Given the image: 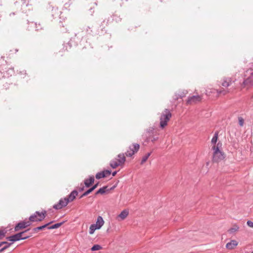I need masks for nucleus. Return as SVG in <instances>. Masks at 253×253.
<instances>
[{
  "label": "nucleus",
  "instance_id": "f257e3e1",
  "mask_svg": "<svg viewBox=\"0 0 253 253\" xmlns=\"http://www.w3.org/2000/svg\"><path fill=\"white\" fill-rule=\"evenodd\" d=\"M221 146V143L219 142L217 145H213L212 149L213 150L212 161L213 163H218L224 159V154L219 150V147Z\"/></svg>",
  "mask_w": 253,
  "mask_h": 253
},
{
  "label": "nucleus",
  "instance_id": "f03ea898",
  "mask_svg": "<svg viewBox=\"0 0 253 253\" xmlns=\"http://www.w3.org/2000/svg\"><path fill=\"white\" fill-rule=\"evenodd\" d=\"M29 230L30 229H28L25 230L24 231L15 234L13 235L7 237L6 239L8 241H10L11 243H12V244L16 241H18L21 240L27 239L31 236V235H25V233Z\"/></svg>",
  "mask_w": 253,
  "mask_h": 253
},
{
  "label": "nucleus",
  "instance_id": "7ed1b4c3",
  "mask_svg": "<svg viewBox=\"0 0 253 253\" xmlns=\"http://www.w3.org/2000/svg\"><path fill=\"white\" fill-rule=\"evenodd\" d=\"M47 215V211L43 210L41 212L36 211L33 214L31 215L29 218L30 223L34 222H40L42 221Z\"/></svg>",
  "mask_w": 253,
  "mask_h": 253
},
{
  "label": "nucleus",
  "instance_id": "20e7f679",
  "mask_svg": "<svg viewBox=\"0 0 253 253\" xmlns=\"http://www.w3.org/2000/svg\"><path fill=\"white\" fill-rule=\"evenodd\" d=\"M229 91L225 89H222L219 90L214 89L206 90V94L212 99L216 98L220 95H225Z\"/></svg>",
  "mask_w": 253,
  "mask_h": 253
},
{
  "label": "nucleus",
  "instance_id": "39448f33",
  "mask_svg": "<svg viewBox=\"0 0 253 253\" xmlns=\"http://www.w3.org/2000/svg\"><path fill=\"white\" fill-rule=\"evenodd\" d=\"M171 118L170 112L162 113L160 117V127L163 129L168 125V122Z\"/></svg>",
  "mask_w": 253,
  "mask_h": 253
},
{
  "label": "nucleus",
  "instance_id": "423d86ee",
  "mask_svg": "<svg viewBox=\"0 0 253 253\" xmlns=\"http://www.w3.org/2000/svg\"><path fill=\"white\" fill-rule=\"evenodd\" d=\"M140 145L139 144L132 143L129 146L128 150L125 153V155L127 157H131L138 151Z\"/></svg>",
  "mask_w": 253,
  "mask_h": 253
},
{
  "label": "nucleus",
  "instance_id": "0eeeda50",
  "mask_svg": "<svg viewBox=\"0 0 253 253\" xmlns=\"http://www.w3.org/2000/svg\"><path fill=\"white\" fill-rule=\"evenodd\" d=\"M188 93L186 89H179L175 92L172 96V101L174 102L176 101L180 102L183 97H185Z\"/></svg>",
  "mask_w": 253,
  "mask_h": 253
},
{
  "label": "nucleus",
  "instance_id": "6e6552de",
  "mask_svg": "<svg viewBox=\"0 0 253 253\" xmlns=\"http://www.w3.org/2000/svg\"><path fill=\"white\" fill-rule=\"evenodd\" d=\"M202 100V95H193L188 97L186 100V104L187 105H194L201 102Z\"/></svg>",
  "mask_w": 253,
  "mask_h": 253
},
{
  "label": "nucleus",
  "instance_id": "1a4fd4ad",
  "mask_svg": "<svg viewBox=\"0 0 253 253\" xmlns=\"http://www.w3.org/2000/svg\"><path fill=\"white\" fill-rule=\"evenodd\" d=\"M31 224L32 223H30V221H29V219L28 220L27 219H25L15 225L14 227V231L15 232H18L30 226Z\"/></svg>",
  "mask_w": 253,
  "mask_h": 253
},
{
  "label": "nucleus",
  "instance_id": "9d476101",
  "mask_svg": "<svg viewBox=\"0 0 253 253\" xmlns=\"http://www.w3.org/2000/svg\"><path fill=\"white\" fill-rule=\"evenodd\" d=\"M69 204L68 202L65 198H61L58 203L53 206V208L55 210H60L63 208L65 207Z\"/></svg>",
  "mask_w": 253,
  "mask_h": 253
},
{
  "label": "nucleus",
  "instance_id": "9b49d317",
  "mask_svg": "<svg viewBox=\"0 0 253 253\" xmlns=\"http://www.w3.org/2000/svg\"><path fill=\"white\" fill-rule=\"evenodd\" d=\"M243 85L244 86L253 85V70L251 73L250 76L244 81Z\"/></svg>",
  "mask_w": 253,
  "mask_h": 253
},
{
  "label": "nucleus",
  "instance_id": "f8f14e48",
  "mask_svg": "<svg viewBox=\"0 0 253 253\" xmlns=\"http://www.w3.org/2000/svg\"><path fill=\"white\" fill-rule=\"evenodd\" d=\"M78 194V192L77 190H74L72 191L71 193L68 196V197H65L68 203H70L73 202L75 199L76 196Z\"/></svg>",
  "mask_w": 253,
  "mask_h": 253
},
{
  "label": "nucleus",
  "instance_id": "ddd939ff",
  "mask_svg": "<svg viewBox=\"0 0 253 253\" xmlns=\"http://www.w3.org/2000/svg\"><path fill=\"white\" fill-rule=\"evenodd\" d=\"M94 182V177L93 175L89 176L88 178L85 179L84 183L86 187H89Z\"/></svg>",
  "mask_w": 253,
  "mask_h": 253
},
{
  "label": "nucleus",
  "instance_id": "4468645a",
  "mask_svg": "<svg viewBox=\"0 0 253 253\" xmlns=\"http://www.w3.org/2000/svg\"><path fill=\"white\" fill-rule=\"evenodd\" d=\"M119 163V165L124 164L126 161V157L125 154L122 153L118 155V159H115Z\"/></svg>",
  "mask_w": 253,
  "mask_h": 253
},
{
  "label": "nucleus",
  "instance_id": "2eb2a0df",
  "mask_svg": "<svg viewBox=\"0 0 253 253\" xmlns=\"http://www.w3.org/2000/svg\"><path fill=\"white\" fill-rule=\"evenodd\" d=\"M238 244L236 240H231L230 242L227 243L226 248L229 250H232L238 245Z\"/></svg>",
  "mask_w": 253,
  "mask_h": 253
},
{
  "label": "nucleus",
  "instance_id": "dca6fc26",
  "mask_svg": "<svg viewBox=\"0 0 253 253\" xmlns=\"http://www.w3.org/2000/svg\"><path fill=\"white\" fill-rule=\"evenodd\" d=\"M232 80L231 78H225L221 81V84L222 86L227 87L231 85Z\"/></svg>",
  "mask_w": 253,
  "mask_h": 253
},
{
  "label": "nucleus",
  "instance_id": "f3484780",
  "mask_svg": "<svg viewBox=\"0 0 253 253\" xmlns=\"http://www.w3.org/2000/svg\"><path fill=\"white\" fill-rule=\"evenodd\" d=\"M1 245H4V246L0 249V253L3 252L4 250L8 249L12 245V243L2 241L0 242V247H1Z\"/></svg>",
  "mask_w": 253,
  "mask_h": 253
},
{
  "label": "nucleus",
  "instance_id": "a211bd4d",
  "mask_svg": "<svg viewBox=\"0 0 253 253\" xmlns=\"http://www.w3.org/2000/svg\"><path fill=\"white\" fill-rule=\"evenodd\" d=\"M104 221L103 218L101 216H98L97 218V221L95 225H96L97 228L100 229L104 224Z\"/></svg>",
  "mask_w": 253,
  "mask_h": 253
},
{
  "label": "nucleus",
  "instance_id": "6ab92c4d",
  "mask_svg": "<svg viewBox=\"0 0 253 253\" xmlns=\"http://www.w3.org/2000/svg\"><path fill=\"white\" fill-rule=\"evenodd\" d=\"M128 214V211L127 210H123L120 214L118 215V217L121 219V220L125 219Z\"/></svg>",
  "mask_w": 253,
  "mask_h": 253
},
{
  "label": "nucleus",
  "instance_id": "aec40b11",
  "mask_svg": "<svg viewBox=\"0 0 253 253\" xmlns=\"http://www.w3.org/2000/svg\"><path fill=\"white\" fill-rule=\"evenodd\" d=\"M53 221H50V222L48 223H46L43 225H42V226H39V227H36V228H34L33 230L35 232H37L38 231H39V230H42L44 228L46 227H48V226L51 223H52Z\"/></svg>",
  "mask_w": 253,
  "mask_h": 253
},
{
  "label": "nucleus",
  "instance_id": "412c9836",
  "mask_svg": "<svg viewBox=\"0 0 253 253\" xmlns=\"http://www.w3.org/2000/svg\"><path fill=\"white\" fill-rule=\"evenodd\" d=\"M239 229V227L237 224H235L233 226L228 230V232L230 234H232L236 231H238Z\"/></svg>",
  "mask_w": 253,
  "mask_h": 253
},
{
  "label": "nucleus",
  "instance_id": "4be33fe9",
  "mask_svg": "<svg viewBox=\"0 0 253 253\" xmlns=\"http://www.w3.org/2000/svg\"><path fill=\"white\" fill-rule=\"evenodd\" d=\"M64 221H63V222H61L60 223H56L54 225H52V226H48L47 229H57V228H59V227H60L64 223Z\"/></svg>",
  "mask_w": 253,
  "mask_h": 253
},
{
  "label": "nucleus",
  "instance_id": "5701e85b",
  "mask_svg": "<svg viewBox=\"0 0 253 253\" xmlns=\"http://www.w3.org/2000/svg\"><path fill=\"white\" fill-rule=\"evenodd\" d=\"M110 167L113 169H115L117 167L119 166V163H118L117 160L114 159L110 162Z\"/></svg>",
  "mask_w": 253,
  "mask_h": 253
},
{
  "label": "nucleus",
  "instance_id": "b1692460",
  "mask_svg": "<svg viewBox=\"0 0 253 253\" xmlns=\"http://www.w3.org/2000/svg\"><path fill=\"white\" fill-rule=\"evenodd\" d=\"M98 229V228H97L96 225H95V224H92L89 227V234H92L94 233L95 230Z\"/></svg>",
  "mask_w": 253,
  "mask_h": 253
},
{
  "label": "nucleus",
  "instance_id": "393cba45",
  "mask_svg": "<svg viewBox=\"0 0 253 253\" xmlns=\"http://www.w3.org/2000/svg\"><path fill=\"white\" fill-rule=\"evenodd\" d=\"M218 135V132H217V131L215 132L214 134V136H213V137L211 140V143L212 144H213L214 145H215V144L217 141Z\"/></svg>",
  "mask_w": 253,
  "mask_h": 253
},
{
  "label": "nucleus",
  "instance_id": "a878e982",
  "mask_svg": "<svg viewBox=\"0 0 253 253\" xmlns=\"http://www.w3.org/2000/svg\"><path fill=\"white\" fill-rule=\"evenodd\" d=\"M107 186H104L101 188H100L98 191H97L95 193V195H98V194H103L105 193L106 192V190L107 188Z\"/></svg>",
  "mask_w": 253,
  "mask_h": 253
},
{
  "label": "nucleus",
  "instance_id": "bb28decb",
  "mask_svg": "<svg viewBox=\"0 0 253 253\" xmlns=\"http://www.w3.org/2000/svg\"><path fill=\"white\" fill-rule=\"evenodd\" d=\"M151 154V152L148 153L142 157L141 163H140L141 165L143 164L145 162H146V161L148 159L149 157L150 156Z\"/></svg>",
  "mask_w": 253,
  "mask_h": 253
},
{
  "label": "nucleus",
  "instance_id": "cd10ccee",
  "mask_svg": "<svg viewBox=\"0 0 253 253\" xmlns=\"http://www.w3.org/2000/svg\"><path fill=\"white\" fill-rule=\"evenodd\" d=\"M102 249V247L100 245L96 244L92 246V247L91 248V251H95L101 250Z\"/></svg>",
  "mask_w": 253,
  "mask_h": 253
},
{
  "label": "nucleus",
  "instance_id": "c85d7f7f",
  "mask_svg": "<svg viewBox=\"0 0 253 253\" xmlns=\"http://www.w3.org/2000/svg\"><path fill=\"white\" fill-rule=\"evenodd\" d=\"M92 192V190L90 188H89V189H88L87 190H86L85 192H84L80 197V199H81L83 197H84V196H87V195H88L89 193H90L91 192Z\"/></svg>",
  "mask_w": 253,
  "mask_h": 253
},
{
  "label": "nucleus",
  "instance_id": "c756f323",
  "mask_svg": "<svg viewBox=\"0 0 253 253\" xmlns=\"http://www.w3.org/2000/svg\"><path fill=\"white\" fill-rule=\"evenodd\" d=\"M158 139V137H155L154 136H152L151 137H148V138H146V141L147 142H148L149 141H152V142H154L155 141H156Z\"/></svg>",
  "mask_w": 253,
  "mask_h": 253
},
{
  "label": "nucleus",
  "instance_id": "7c9ffc66",
  "mask_svg": "<svg viewBox=\"0 0 253 253\" xmlns=\"http://www.w3.org/2000/svg\"><path fill=\"white\" fill-rule=\"evenodd\" d=\"M6 233V231L5 229L0 230V240L2 239Z\"/></svg>",
  "mask_w": 253,
  "mask_h": 253
},
{
  "label": "nucleus",
  "instance_id": "2f4dec72",
  "mask_svg": "<svg viewBox=\"0 0 253 253\" xmlns=\"http://www.w3.org/2000/svg\"><path fill=\"white\" fill-rule=\"evenodd\" d=\"M104 175H105L102 171L98 172L95 175V178L97 179H99L102 178H104Z\"/></svg>",
  "mask_w": 253,
  "mask_h": 253
},
{
  "label": "nucleus",
  "instance_id": "473e14b6",
  "mask_svg": "<svg viewBox=\"0 0 253 253\" xmlns=\"http://www.w3.org/2000/svg\"><path fill=\"white\" fill-rule=\"evenodd\" d=\"M239 124L240 126H243L244 124V119L242 117H238Z\"/></svg>",
  "mask_w": 253,
  "mask_h": 253
},
{
  "label": "nucleus",
  "instance_id": "72a5a7b5",
  "mask_svg": "<svg viewBox=\"0 0 253 253\" xmlns=\"http://www.w3.org/2000/svg\"><path fill=\"white\" fill-rule=\"evenodd\" d=\"M103 172V173L105 175H104V177H107L108 176H109L111 173V170H104L103 171H102Z\"/></svg>",
  "mask_w": 253,
  "mask_h": 253
},
{
  "label": "nucleus",
  "instance_id": "f704fd0d",
  "mask_svg": "<svg viewBox=\"0 0 253 253\" xmlns=\"http://www.w3.org/2000/svg\"><path fill=\"white\" fill-rule=\"evenodd\" d=\"M247 225L250 227L253 228V222L248 220L247 222Z\"/></svg>",
  "mask_w": 253,
  "mask_h": 253
},
{
  "label": "nucleus",
  "instance_id": "c9c22d12",
  "mask_svg": "<svg viewBox=\"0 0 253 253\" xmlns=\"http://www.w3.org/2000/svg\"><path fill=\"white\" fill-rule=\"evenodd\" d=\"M99 185V182H98L97 183H96L95 184H94L93 186H92L90 189L92 190V191L95 189H96L97 186H98Z\"/></svg>",
  "mask_w": 253,
  "mask_h": 253
},
{
  "label": "nucleus",
  "instance_id": "e433bc0d",
  "mask_svg": "<svg viewBox=\"0 0 253 253\" xmlns=\"http://www.w3.org/2000/svg\"><path fill=\"white\" fill-rule=\"evenodd\" d=\"M84 190V187L82 186V187H79L78 190L79 192L83 191Z\"/></svg>",
  "mask_w": 253,
  "mask_h": 253
},
{
  "label": "nucleus",
  "instance_id": "4c0bfd02",
  "mask_svg": "<svg viewBox=\"0 0 253 253\" xmlns=\"http://www.w3.org/2000/svg\"><path fill=\"white\" fill-rule=\"evenodd\" d=\"M117 171H114V172L112 173V175H113V176H115L116 175V174H117Z\"/></svg>",
  "mask_w": 253,
  "mask_h": 253
}]
</instances>
